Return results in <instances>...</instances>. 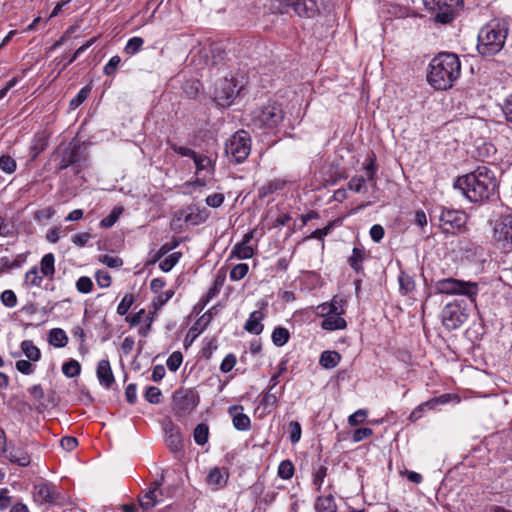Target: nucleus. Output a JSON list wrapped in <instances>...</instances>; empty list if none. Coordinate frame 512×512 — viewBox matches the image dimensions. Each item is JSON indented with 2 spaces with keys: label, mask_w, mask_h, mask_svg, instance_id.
I'll return each instance as SVG.
<instances>
[{
  "label": "nucleus",
  "mask_w": 512,
  "mask_h": 512,
  "mask_svg": "<svg viewBox=\"0 0 512 512\" xmlns=\"http://www.w3.org/2000/svg\"><path fill=\"white\" fill-rule=\"evenodd\" d=\"M96 374L100 384L107 389H109L115 381L110 362L107 359L99 361Z\"/></svg>",
  "instance_id": "obj_18"
},
{
  "label": "nucleus",
  "mask_w": 512,
  "mask_h": 512,
  "mask_svg": "<svg viewBox=\"0 0 512 512\" xmlns=\"http://www.w3.org/2000/svg\"><path fill=\"white\" fill-rule=\"evenodd\" d=\"M508 35L507 23L493 20L481 28L478 34L477 50L483 56H493L504 47Z\"/></svg>",
  "instance_id": "obj_3"
},
{
  "label": "nucleus",
  "mask_w": 512,
  "mask_h": 512,
  "mask_svg": "<svg viewBox=\"0 0 512 512\" xmlns=\"http://www.w3.org/2000/svg\"><path fill=\"white\" fill-rule=\"evenodd\" d=\"M57 497L58 493L52 484L40 482L34 486V499L40 504H53Z\"/></svg>",
  "instance_id": "obj_13"
},
{
  "label": "nucleus",
  "mask_w": 512,
  "mask_h": 512,
  "mask_svg": "<svg viewBox=\"0 0 512 512\" xmlns=\"http://www.w3.org/2000/svg\"><path fill=\"white\" fill-rule=\"evenodd\" d=\"M251 150L250 135L244 131H237L232 135L225 145V152L228 157L236 163H242L247 159Z\"/></svg>",
  "instance_id": "obj_6"
},
{
  "label": "nucleus",
  "mask_w": 512,
  "mask_h": 512,
  "mask_svg": "<svg viewBox=\"0 0 512 512\" xmlns=\"http://www.w3.org/2000/svg\"><path fill=\"white\" fill-rule=\"evenodd\" d=\"M161 390L158 387L150 386L146 389L145 399L151 404H158L161 401Z\"/></svg>",
  "instance_id": "obj_51"
},
{
  "label": "nucleus",
  "mask_w": 512,
  "mask_h": 512,
  "mask_svg": "<svg viewBox=\"0 0 512 512\" xmlns=\"http://www.w3.org/2000/svg\"><path fill=\"white\" fill-rule=\"evenodd\" d=\"M249 267L245 263L235 265L230 271V279L233 281H239L243 279L248 273Z\"/></svg>",
  "instance_id": "obj_45"
},
{
  "label": "nucleus",
  "mask_w": 512,
  "mask_h": 512,
  "mask_svg": "<svg viewBox=\"0 0 512 512\" xmlns=\"http://www.w3.org/2000/svg\"><path fill=\"white\" fill-rule=\"evenodd\" d=\"M333 227L334 222L330 221L325 227L314 230L310 235L306 237V239H319L323 241L324 237L331 232Z\"/></svg>",
  "instance_id": "obj_53"
},
{
  "label": "nucleus",
  "mask_w": 512,
  "mask_h": 512,
  "mask_svg": "<svg viewBox=\"0 0 512 512\" xmlns=\"http://www.w3.org/2000/svg\"><path fill=\"white\" fill-rule=\"evenodd\" d=\"M183 356L179 351H174L167 359V367L170 371H177L182 364Z\"/></svg>",
  "instance_id": "obj_46"
},
{
  "label": "nucleus",
  "mask_w": 512,
  "mask_h": 512,
  "mask_svg": "<svg viewBox=\"0 0 512 512\" xmlns=\"http://www.w3.org/2000/svg\"><path fill=\"white\" fill-rule=\"evenodd\" d=\"M144 43V40L141 37H132L128 40L124 52L128 55H134L140 51Z\"/></svg>",
  "instance_id": "obj_41"
},
{
  "label": "nucleus",
  "mask_w": 512,
  "mask_h": 512,
  "mask_svg": "<svg viewBox=\"0 0 512 512\" xmlns=\"http://www.w3.org/2000/svg\"><path fill=\"white\" fill-rule=\"evenodd\" d=\"M241 406H232L229 408V413L233 416V426L239 431H246L250 428V418L241 412Z\"/></svg>",
  "instance_id": "obj_20"
},
{
  "label": "nucleus",
  "mask_w": 512,
  "mask_h": 512,
  "mask_svg": "<svg viewBox=\"0 0 512 512\" xmlns=\"http://www.w3.org/2000/svg\"><path fill=\"white\" fill-rule=\"evenodd\" d=\"M441 316L444 327L449 331L460 328L468 319L466 309L458 301L448 303L443 308Z\"/></svg>",
  "instance_id": "obj_11"
},
{
  "label": "nucleus",
  "mask_w": 512,
  "mask_h": 512,
  "mask_svg": "<svg viewBox=\"0 0 512 512\" xmlns=\"http://www.w3.org/2000/svg\"><path fill=\"white\" fill-rule=\"evenodd\" d=\"M271 338L275 346L282 347L289 341L290 333L288 329L279 326L273 330Z\"/></svg>",
  "instance_id": "obj_31"
},
{
  "label": "nucleus",
  "mask_w": 512,
  "mask_h": 512,
  "mask_svg": "<svg viewBox=\"0 0 512 512\" xmlns=\"http://www.w3.org/2000/svg\"><path fill=\"white\" fill-rule=\"evenodd\" d=\"M502 111L507 122L512 124V94L508 95L502 105Z\"/></svg>",
  "instance_id": "obj_64"
},
{
  "label": "nucleus",
  "mask_w": 512,
  "mask_h": 512,
  "mask_svg": "<svg viewBox=\"0 0 512 512\" xmlns=\"http://www.w3.org/2000/svg\"><path fill=\"white\" fill-rule=\"evenodd\" d=\"M62 372L68 378L76 377L81 372V365L78 361L71 359L63 364Z\"/></svg>",
  "instance_id": "obj_36"
},
{
  "label": "nucleus",
  "mask_w": 512,
  "mask_h": 512,
  "mask_svg": "<svg viewBox=\"0 0 512 512\" xmlns=\"http://www.w3.org/2000/svg\"><path fill=\"white\" fill-rule=\"evenodd\" d=\"M365 181L363 176H354L350 179L348 187L350 190L359 193L365 189Z\"/></svg>",
  "instance_id": "obj_63"
},
{
  "label": "nucleus",
  "mask_w": 512,
  "mask_h": 512,
  "mask_svg": "<svg viewBox=\"0 0 512 512\" xmlns=\"http://www.w3.org/2000/svg\"><path fill=\"white\" fill-rule=\"evenodd\" d=\"M209 428L206 424L200 423L194 429V440L198 445H204L208 441Z\"/></svg>",
  "instance_id": "obj_37"
},
{
  "label": "nucleus",
  "mask_w": 512,
  "mask_h": 512,
  "mask_svg": "<svg viewBox=\"0 0 512 512\" xmlns=\"http://www.w3.org/2000/svg\"><path fill=\"white\" fill-rule=\"evenodd\" d=\"M163 479L164 477L162 475L160 480H156L154 482V487L149 489L144 496L139 499L140 507L144 512H148L160 502L158 499V495L161 494V492H159V487L162 485Z\"/></svg>",
  "instance_id": "obj_16"
},
{
  "label": "nucleus",
  "mask_w": 512,
  "mask_h": 512,
  "mask_svg": "<svg viewBox=\"0 0 512 512\" xmlns=\"http://www.w3.org/2000/svg\"><path fill=\"white\" fill-rule=\"evenodd\" d=\"M181 254L179 252H174L168 255L164 260H162L159 264V267L164 272H169L179 261Z\"/></svg>",
  "instance_id": "obj_42"
},
{
  "label": "nucleus",
  "mask_w": 512,
  "mask_h": 512,
  "mask_svg": "<svg viewBox=\"0 0 512 512\" xmlns=\"http://www.w3.org/2000/svg\"><path fill=\"white\" fill-rule=\"evenodd\" d=\"M467 222V215L460 210L441 208L439 225L443 232L456 234L464 230Z\"/></svg>",
  "instance_id": "obj_9"
},
{
  "label": "nucleus",
  "mask_w": 512,
  "mask_h": 512,
  "mask_svg": "<svg viewBox=\"0 0 512 512\" xmlns=\"http://www.w3.org/2000/svg\"><path fill=\"white\" fill-rule=\"evenodd\" d=\"M193 160L198 171L206 170L212 165L211 159L205 155H199L196 153Z\"/></svg>",
  "instance_id": "obj_58"
},
{
  "label": "nucleus",
  "mask_w": 512,
  "mask_h": 512,
  "mask_svg": "<svg viewBox=\"0 0 512 512\" xmlns=\"http://www.w3.org/2000/svg\"><path fill=\"white\" fill-rule=\"evenodd\" d=\"M21 350L30 361L37 362L41 358L40 349L31 340L22 341Z\"/></svg>",
  "instance_id": "obj_25"
},
{
  "label": "nucleus",
  "mask_w": 512,
  "mask_h": 512,
  "mask_svg": "<svg viewBox=\"0 0 512 512\" xmlns=\"http://www.w3.org/2000/svg\"><path fill=\"white\" fill-rule=\"evenodd\" d=\"M164 430L166 433L165 442L167 447L174 453L181 451L183 443L179 429L172 423H169L165 426Z\"/></svg>",
  "instance_id": "obj_17"
},
{
  "label": "nucleus",
  "mask_w": 512,
  "mask_h": 512,
  "mask_svg": "<svg viewBox=\"0 0 512 512\" xmlns=\"http://www.w3.org/2000/svg\"><path fill=\"white\" fill-rule=\"evenodd\" d=\"M364 259V250L354 247L352 250V255L348 258V263L355 272L360 273L363 270L362 262L364 261Z\"/></svg>",
  "instance_id": "obj_26"
},
{
  "label": "nucleus",
  "mask_w": 512,
  "mask_h": 512,
  "mask_svg": "<svg viewBox=\"0 0 512 512\" xmlns=\"http://www.w3.org/2000/svg\"><path fill=\"white\" fill-rule=\"evenodd\" d=\"M122 211H123V209L121 207H115L108 216H106L105 218H103L100 221V224H99L100 227H102V228L112 227L119 219L120 215L122 214Z\"/></svg>",
  "instance_id": "obj_40"
},
{
  "label": "nucleus",
  "mask_w": 512,
  "mask_h": 512,
  "mask_svg": "<svg viewBox=\"0 0 512 512\" xmlns=\"http://www.w3.org/2000/svg\"><path fill=\"white\" fill-rule=\"evenodd\" d=\"M277 393L274 392L273 387H269L268 391L265 393V395L262 398V405L266 408L268 407H276L277 406Z\"/></svg>",
  "instance_id": "obj_56"
},
{
  "label": "nucleus",
  "mask_w": 512,
  "mask_h": 512,
  "mask_svg": "<svg viewBox=\"0 0 512 512\" xmlns=\"http://www.w3.org/2000/svg\"><path fill=\"white\" fill-rule=\"evenodd\" d=\"M341 303V300L338 301L336 298H333L330 303H323L319 308H321L322 312H326L328 315L341 314L342 312H339Z\"/></svg>",
  "instance_id": "obj_48"
},
{
  "label": "nucleus",
  "mask_w": 512,
  "mask_h": 512,
  "mask_svg": "<svg viewBox=\"0 0 512 512\" xmlns=\"http://www.w3.org/2000/svg\"><path fill=\"white\" fill-rule=\"evenodd\" d=\"M174 295V290L169 289L162 293H160L157 298L153 300V306L155 310L160 309L163 305H165Z\"/></svg>",
  "instance_id": "obj_52"
},
{
  "label": "nucleus",
  "mask_w": 512,
  "mask_h": 512,
  "mask_svg": "<svg viewBox=\"0 0 512 512\" xmlns=\"http://www.w3.org/2000/svg\"><path fill=\"white\" fill-rule=\"evenodd\" d=\"M49 343L58 348L65 347L68 343V337L61 328H53L49 332Z\"/></svg>",
  "instance_id": "obj_24"
},
{
  "label": "nucleus",
  "mask_w": 512,
  "mask_h": 512,
  "mask_svg": "<svg viewBox=\"0 0 512 512\" xmlns=\"http://www.w3.org/2000/svg\"><path fill=\"white\" fill-rule=\"evenodd\" d=\"M454 188L471 202H482L495 195L498 181L493 170L478 166L473 172L460 176L454 182Z\"/></svg>",
  "instance_id": "obj_1"
},
{
  "label": "nucleus",
  "mask_w": 512,
  "mask_h": 512,
  "mask_svg": "<svg viewBox=\"0 0 512 512\" xmlns=\"http://www.w3.org/2000/svg\"><path fill=\"white\" fill-rule=\"evenodd\" d=\"M399 290L402 295H406L415 288L413 277L404 271H401L398 276Z\"/></svg>",
  "instance_id": "obj_30"
},
{
  "label": "nucleus",
  "mask_w": 512,
  "mask_h": 512,
  "mask_svg": "<svg viewBox=\"0 0 512 512\" xmlns=\"http://www.w3.org/2000/svg\"><path fill=\"white\" fill-rule=\"evenodd\" d=\"M493 238L505 251H512V215L504 214L493 222Z\"/></svg>",
  "instance_id": "obj_10"
},
{
  "label": "nucleus",
  "mask_w": 512,
  "mask_h": 512,
  "mask_svg": "<svg viewBox=\"0 0 512 512\" xmlns=\"http://www.w3.org/2000/svg\"><path fill=\"white\" fill-rule=\"evenodd\" d=\"M96 41V38L89 39L86 43L80 46L74 53L71 55L67 62L64 64L63 69H65L68 65L73 63L82 53H84L89 47H91Z\"/></svg>",
  "instance_id": "obj_50"
},
{
  "label": "nucleus",
  "mask_w": 512,
  "mask_h": 512,
  "mask_svg": "<svg viewBox=\"0 0 512 512\" xmlns=\"http://www.w3.org/2000/svg\"><path fill=\"white\" fill-rule=\"evenodd\" d=\"M301 425L297 421L289 423V439L292 443H297L301 438Z\"/></svg>",
  "instance_id": "obj_57"
},
{
  "label": "nucleus",
  "mask_w": 512,
  "mask_h": 512,
  "mask_svg": "<svg viewBox=\"0 0 512 512\" xmlns=\"http://www.w3.org/2000/svg\"><path fill=\"white\" fill-rule=\"evenodd\" d=\"M198 404V396L192 391H187L179 400L178 406L184 411L193 410Z\"/></svg>",
  "instance_id": "obj_29"
},
{
  "label": "nucleus",
  "mask_w": 512,
  "mask_h": 512,
  "mask_svg": "<svg viewBox=\"0 0 512 512\" xmlns=\"http://www.w3.org/2000/svg\"><path fill=\"white\" fill-rule=\"evenodd\" d=\"M317 512H336V504L332 495L319 497L315 504Z\"/></svg>",
  "instance_id": "obj_32"
},
{
  "label": "nucleus",
  "mask_w": 512,
  "mask_h": 512,
  "mask_svg": "<svg viewBox=\"0 0 512 512\" xmlns=\"http://www.w3.org/2000/svg\"><path fill=\"white\" fill-rule=\"evenodd\" d=\"M91 92V86L86 85L83 88L80 89V91L77 93V95L70 100L69 106L71 109L78 108L90 95Z\"/></svg>",
  "instance_id": "obj_38"
},
{
  "label": "nucleus",
  "mask_w": 512,
  "mask_h": 512,
  "mask_svg": "<svg viewBox=\"0 0 512 512\" xmlns=\"http://www.w3.org/2000/svg\"><path fill=\"white\" fill-rule=\"evenodd\" d=\"M17 163L10 155L0 156V169L7 174H12L16 171Z\"/></svg>",
  "instance_id": "obj_39"
},
{
  "label": "nucleus",
  "mask_w": 512,
  "mask_h": 512,
  "mask_svg": "<svg viewBox=\"0 0 512 512\" xmlns=\"http://www.w3.org/2000/svg\"><path fill=\"white\" fill-rule=\"evenodd\" d=\"M294 474V466L291 461L283 460L278 466V476L282 479H290Z\"/></svg>",
  "instance_id": "obj_43"
},
{
  "label": "nucleus",
  "mask_w": 512,
  "mask_h": 512,
  "mask_svg": "<svg viewBox=\"0 0 512 512\" xmlns=\"http://www.w3.org/2000/svg\"><path fill=\"white\" fill-rule=\"evenodd\" d=\"M283 186H284V182H282L280 180L270 181L259 188L258 196H259V198H265V197L269 196L270 194H273L277 190L282 189Z\"/></svg>",
  "instance_id": "obj_34"
},
{
  "label": "nucleus",
  "mask_w": 512,
  "mask_h": 512,
  "mask_svg": "<svg viewBox=\"0 0 512 512\" xmlns=\"http://www.w3.org/2000/svg\"><path fill=\"white\" fill-rule=\"evenodd\" d=\"M239 93L237 85L233 79L223 78L216 82L213 91V99L217 105L228 107Z\"/></svg>",
  "instance_id": "obj_12"
},
{
  "label": "nucleus",
  "mask_w": 512,
  "mask_h": 512,
  "mask_svg": "<svg viewBox=\"0 0 512 512\" xmlns=\"http://www.w3.org/2000/svg\"><path fill=\"white\" fill-rule=\"evenodd\" d=\"M284 3L301 17L311 18L318 13V6L315 0H286Z\"/></svg>",
  "instance_id": "obj_15"
},
{
  "label": "nucleus",
  "mask_w": 512,
  "mask_h": 512,
  "mask_svg": "<svg viewBox=\"0 0 512 512\" xmlns=\"http://www.w3.org/2000/svg\"><path fill=\"white\" fill-rule=\"evenodd\" d=\"M25 281L31 286L39 287L43 281V277L38 275V268L32 267L25 275Z\"/></svg>",
  "instance_id": "obj_47"
},
{
  "label": "nucleus",
  "mask_w": 512,
  "mask_h": 512,
  "mask_svg": "<svg viewBox=\"0 0 512 512\" xmlns=\"http://www.w3.org/2000/svg\"><path fill=\"white\" fill-rule=\"evenodd\" d=\"M341 360V356L336 351H324L322 352L319 364L325 369H332L336 367Z\"/></svg>",
  "instance_id": "obj_23"
},
{
  "label": "nucleus",
  "mask_w": 512,
  "mask_h": 512,
  "mask_svg": "<svg viewBox=\"0 0 512 512\" xmlns=\"http://www.w3.org/2000/svg\"><path fill=\"white\" fill-rule=\"evenodd\" d=\"M433 20L440 24H450L464 8L463 0H423Z\"/></svg>",
  "instance_id": "obj_4"
},
{
  "label": "nucleus",
  "mask_w": 512,
  "mask_h": 512,
  "mask_svg": "<svg viewBox=\"0 0 512 512\" xmlns=\"http://www.w3.org/2000/svg\"><path fill=\"white\" fill-rule=\"evenodd\" d=\"M134 295L133 294H126L121 302L119 303L118 307H117V313L121 316L127 314V312L129 311V309L131 308V306L133 305L134 303Z\"/></svg>",
  "instance_id": "obj_49"
},
{
  "label": "nucleus",
  "mask_w": 512,
  "mask_h": 512,
  "mask_svg": "<svg viewBox=\"0 0 512 512\" xmlns=\"http://www.w3.org/2000/svg\"><path fill=\"white\" fill-rule=\"evenodd\" d=\"M55 257L52 253L45 254L40 262V270L43 276L52 277L55 274Z\"/></svg>",
  "instance_id": "obj_27"
},
{
  "label": "nucleus",
  "mask_w": 512,
  "mask_h": 512,
  "mask_svg": "<svg viewBox=\"0 0 512 512\" xmlns=\"http://www.w3.org/2000/svg\"><path fill=\"white\" fill-rule=\"evenodd\" d=\"M16 369L24 374V375H30L35 371V366L31 363V361L28 360H18L16 362Z\"/></svg>",
  "instance_id": "obj_62"
},
{
  "label": "nucleus",
  "mask_w": 512,
  "mask_h": 512,
  "mask_svg": "<svg viewBox=\"0 0 512 512\" xmlns=\"http://www.w3.org/2000/svg\"><path fill=\"white\" fill-rule=\"evenodd\" d=\"M121 62V59L118 55H115L113 57L110 58V60L108 61V63L104 66V73L107 75V76H113L119 66Z\"/></svg>",
  "instance_id": "obj_60"
},
{
  "label": "nucleus",
  "mask_w": 512,
  "mask_h": 512,
  "mask_svg": "<svg viewBox=\"0 0 512 512\" xmlns=\"http://www.w3.org/2000/svg\"><path fill=\"white\" fill-rule=\"evenodd\" d=\"M435 290L440 294H459L466 296L473 304L479 292L476 282L463 281L455 278L441 279L435 283Z\"/></svg>",
  "instance_id": "obj_5"
},
{
  "label": "nucleus",
  "mask_w": 512,
  "mask_h": 512,
  "mask_svg": "<svg viewBox=\"0 0 512 512\" xmlns=\"http://www.w3.org/2000/svg\"><path fill=\"white\" fill-rule=\"evenodd\" d=\"M180 217L191 225H199L207 220L209 211L205 207L191 205L180 211Z\"/></svg>",
  "instance_id": "obj_14"
},
{
  "label": "nucleus",
  "mask_w": 512,
  "mask_h": 512,
  "mask_svg": "<svg viewBox=\"0 0 512 512\" xmlns=\"http://www.w3.org/2000/svg\"><path fill=\"white\" fill-rule=\"evenodd\" d=\"M264 315L260 310L253 311L249 318L247 319L244 329L252 334L259 335L263 331V324L261 321L263 320Z\"/></svg>",
  "instance_id": "obj_21"
},
{
  "label": "nucleus",
  "mask_w": 512,
  "mask_h": 512,
  "mask_svg": "<svg viewBox=\"0 0 512 512\" xmlns=\"http://www.w3.org/2000/svg\"><path fill=\"white\" fill-rule=\"evenodd\" d=\"M367 417V411L364 409H359L355 413L349 416L348 423L350 426H358L363 423Z\"/></svg>",
  "instance_id": "obj_61"
},
{
  "label": "nucleus",
  "mask_w": 512,
  "mask_h": 512,
  "mask_svg": "<svg viewBox=\"0 0 512 512\" xmlns=\"http://www.w3.org/2000/svg\"><path fill=\"white\" fill-rule=\"evenodd\" d=\"M93 282L89 277L82 276L76 282V289L78 292L87 294L92 291Z\"/></svg>",
  "instance_id": "obj_54"
},
{
  "label": "nucleus",
  "mask_w": 512,
  "mask_h": 512,
  "mask_svg": "<svg viewBox=\"0 0 512 512\" xmlns=\"http://www.w3.org/2000/svg\"><path fill=\"white\" fill-rule=\"evenodd\" d=\"M3 305L13 308L17 305V296L12 290H5L0 296Z\"/></svg>",
  "instance_id": "obj_55"
},
{
  "label": "nucleus",
  "mask_w": 512,
  "mask_h": 512,
  "mask_svg": "<svg viewBox=\"0 0 512 512\" xmlns=\"http://www.w3.org/2000/svg\"><path fill=\"white\" fill-rule=\"evenodd\" d=\"M100 262L110 268H118L123 265V260L117 256L103 255L99 258Z\"/></svg>",
  "instance_id": "obj_59"
},
{
  "label": "nucleus",
  "mask_w": 512,
  "mask_h": 512,
  "mask_svg": "<svg viewBox=\"0 0 512 512\" xmlns=\"http://www.w3.org/2000/svg\"><path fill=\"white\" fill-rule=\"evenodd\" d=\"M87 165V154L80 145H70L60 154L57 170L73 168L74 174H79Z\"/></svg>",
  "instance_id": "obj_8"
},
{
  "label": "nucleus",
  "mask_w": 512,
  "mask_h": 512,
  "mask_svg": "<svg viewBox=\"0 0 512 512\" xmlns=\"http://www.w3.org/2000/svg\"><path fill=\"white\" fill-rule=\"evenodd\" d=\"M224 282H225V274L218 273L214 280L213 287H211L207 293L206 302H208L210 299L214 298L219 293Z\"/></svg>",
  "instance_id": "obj_44"
},
{
  "label": "nucleus",
  "mask_w": 512,
  "mask_h": 512,
  "mask_svg": "<svg viewBox=\"0 0 512 512\" xmlns=\"http://www.w3.org/2000/svg\"><path fill=\"white\" fill-rule=\"evenodd\" d=\"M378 170V166L376 163V158L374 155L369 156L366 159L365 165H364V171L365 175L368 181L372 182L373 185H376V173Z\"/></svg>",
  "instance_id": "obj_35"
},
{
  "label": "nucleus",
  "mask_w": 512,
  "mask_h": 512,
  "mask_svg": "<svg viewBox=\"0 0 512 512\" xmlns=\"http://www.w3.org/2000/svg\"><path fill=\"white\" fill-rule=\"evenodd\" d=\"M254 255V249L245 243L236 244L231 252V257L238 259H250Z\"/></svg>",
  "instance_id": "obj_33"
},
{
  "label": "nucleus",
  "mask_w": 512,
  "mask_h": 512,
  "mask_svg": "<svg viewBox=\"0 0 512 512\" xmlns=\"http://www.w3.org/2000/svg\"><path fill=\"white\" fill-rule=\"evenodd\" d=\"M461 75V62L457 54L441 52L429 63L427 82L435 90H447Z\"/></svg>",
  "instance_id": "obj_2"
},
{
  "label": "nucleus",
  "mask_w": 512,
  "mask_h": 512,
  "mask_svg": "<svg viewBox=\"0 0 512 512\" xmlns=\"http://www.w3.org/2000/svg\"><path fill=\"white\" fill-rule=\"evenodd\" d=\"M341 314L328 315L321 323L324 330L333 331L344 329L347 326L346 321L340 316Z\"/></svg>",
  "instance_id": "obj_22"
},
{
  "label": "nucleus",
  "mask_w": 512,
  "mask_h": 512,
  "mask_svg": "<svg viewBox=\"0 0 512 512\" xmlns=\"http://www.w3.org/2000/svg\"><path fill=\"white\" fill-rule=\"evenodd\" d=\"M207 483L213 486L214 489H219L226 484V478L219 468L214 467L208 473Z\"/></svg>",
  "instance_id": "obj_28"
},
{
  "label": "nucleus",
  "mask_w": 512,
  "mask_h": 512,
  "mask_svg": "<svg viewBox=\"0 0 512 512\" xmlns=\"http://www.w3.org/2000/svg\"><path fill=\"white\" fill-rule=\"evenodd\" d=\"M6 457L11 463L22 467L28 466L31 462L29 454L25 450L16 448L15 446L7 447Z\"/></svg>",
  "instance_id": "obj_19"
},
{
  "label": "nucleus",
  "mask_w": 512,
  "mask_h": 512,
  "mask_svg": "<svg viewBox=\"0 0 512 512\" xmlns=\"http://www.w3.org/2000/svg\"><path fill=\"white\" fill-rule=\"evenodd\" d=\"M283 120V111L276 103H268L253 112L252 125L257 129L275 128Z\"/></svg>",
  "instance_id": "obj_7"
}]
</instances>
